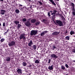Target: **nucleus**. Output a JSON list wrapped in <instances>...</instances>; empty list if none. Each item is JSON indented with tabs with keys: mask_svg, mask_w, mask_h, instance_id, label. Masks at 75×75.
<instances>
[{
	"mask_svg": "<svg viewBox=\"0 0 75 75\" xmlns=\"http://www.w3.org/2000/svg\"><path fill=\"white\" fill-rule=\"evenodd\" d=\"M25 34L24 33L21 34L19 38L20 40H21L23 39V40L24 41V40H26V38L25 37Z\"/></svg>",
	"mask_w": 75,
	"mask_h": 75,
	"instance_id": "1",
	"label": "nucleus"
},
{
	"mask_svg": "<svg viewBox=\"0 0 75 75\" xmlns=\"http://www.w3.org/2000/svg\"><path fill=\"white\" fill-rule=\"evenodd\" d=\"M38 33V30H33L31 31L30 34L31 36L35 35H37Z\"/></svg>",
	"mask_w": 75,
	"mask_h": 75,
	"instance_id": "2",
	"label": "nucleus"
},
{
	"mask_svg": "<svg viewBox=\"0 0 75 75\" xmlns=\"http://www.w3.org/2000/svg\"><path fill=\"white\" fill-rule=\"evenodd\" d=\"M56 22L57 24H58V25H59V26L60 27L63 26V23H62V22L60 20H57Z\"/></svg>",
	"mask_w": 75,
	"mask_h": 75,
	"instance_id": "3",
	"label": "nucleus"
},
{
	"mask_svg": "<svg viewBox=\"0 0 75 75\" xmlns=\"http://www.w3.org/2000/svg\"><path fill=\"white\" fill-rule=\"evenodd\" d=\"M15 44L16 42H15V41H12L9 42L8 45L9 46V47H12V46L15 45Z\"/></svg>",
	"mask_w": 75,
	"mask_h": 75,
	"instance_id": "4",
	"label": "nucleus"
},
{
	"mask_svg": "<svg viewBox=\"0 0 75 75\" xmlns=\"http://www.w3.org/2000/svg\"><path fill=\"white\" fill-rule=\"evenodd\" d=\"M19 7H20L21 10H24V9H25V10H27V8L26 7L20 4H19Z\"/></svg>",
	"mask_w": 75,
	"mask_h": 75,
	"instance_id": "5",
	"label": "nucleus"
},
{
	"mask_svg": "<svg viewBox=\"0 0 75 75\" xmlns=\"http://www.w3.org/2000/svg\"><path fill=\"white\" fill-rule=\"evenodd\" d=\"M59 33H60L59 32H54L52 33V35H53V37H54V35L57 36V35H58Z\"/></svg>",
	"mask_w": 75,
	"mask_h": 75,
	"instance_id": "6",
	"label": "nucleus"
},
{
	"mask_svg": "<svg viewBox=\"0 0 75 75\" xmlns=\"http://www.w3.org/2000/svg\"><path fill=\"white\" fill-rule=\"evenodd\" d=\"M25 25L27 27H30L31 23H30V21H28L25 23Z\"/></svg>",
	"mask_w": 75,
	"mask_h": 75,
	"instance_id": "7",
	"label": "nucleus"
},
{
	"mask_svg": "<svg viewBox=\"0 0 75 75\" xmlns=\"http://www.w3.org/2000/svg\"><path fill=\"white\" fill-rule=\"evenodd\" d=\"M51 57L52 58H55V59L57 58L58 57L56 55V54H51Z\"/></svg>",
	"mask_w": 75,
	"mask_h": 75,
	"instance_id": "8",
	"label": "nucleus"
},
{
	"mask_svg": "<svg viewBox=\"0 0 75 75\" xmlns=\"http://www.w3.org/2000/svg\"><path fill=\"white\" fill-rule=\"evenodd\" d=\"M1 11V14H2V15H4V14H5V13L6 12V11H5V10H1L0 11Z\"/></svg>",
	"mask_w": 75,
	"mask_h": 75,
	"instance_id": "9",
	"label": "nucleus"
},
{
	"mask_svg": "<svg viewBox=\"0 0 75 75\" xmlns=\"http://www.w3.org/2000/svg\"><path fill=\"white\" fill-rule=\"evenodd\" d=\"M17 71L18 73V74H22V70L20 69H18L17 70Z\"/></svg>",
	"mask_w": 75,
	"mask_h": 75,
	"instance_id": "10",
	"label": "nucleus"
},
{
	"mask_svg": "<svg viewBox=\"0 0 75 75\" xmlns=\"http://www.w3.org/2000/svg\"><path fill=\"white\" fill-rule=\"evenodd\" d=\"M6 61H7V62H9V61H10V57H6Z\"/></svg>",
	"mask_w": 75,
	"mask_h": 75,
	"instance_id": "11",
	"label": "nucleus"
},
{
	"mask_svg": "<svg viewBox=\"0 0 75 75\" xmlns=\"http://www.w3.org/2000/svg\"><path fill=\"white\" fill-rule=\"evenodd\" d=\"M33 42L32 41V40H31L30 41V42L28 44V46L29 47H31V45H32V44H33Z\"/></svg>",
	"mask_w": 75,
	"mask_h": 75,
	"instance_id": "12",
	"label": "nucleus"
},
{
	"mask_svg": "<svg viewBox=\"0 0 75 75\" xmlns=\"http://www.w3.org/2000/svg\"><path fill=\"white\" fill-rule=\"evenodd\" d=\"M49 1L51 2V3H52L53 5H54V6H56V4L54 2L53 0H49Z\"/></svg>",
	"mask_w": 75,
	"mask_h": 75,
	"instance_id": "13",
	"label": "nucleus"
},
{
	"mask_svg": "<svg viewBox=\"0 0 75 75\" xmlns=\"http://www.w3.org/2000/svg\"><path fill=\"white\" fill-rule=\"evenodd\" d=\"M48 69L50 70H52L53 69V65H52L51 66H49Z\"/></svg>",
	"mask_w": 75,
	"mask_h": 75,
	"instance_id": "14",
	"label": "nucleus"
},
{
	"mask_svg": "<svg viewBox=\"0 0 75 75\" xmlns=\"http://www.w3.org/2000/svg\"><path fill=\"white\" fill-rule=\"evenodd\" d=\"M31 22L32 23H35L36 22V19H32L31 20Z\"/></svg>",
	"mask_w": 75,
	"mask_h": 75,
	"instance_id": "15",
	"label": "nucleus"
},
{
	"mask_svg": "<svg viewBox=\"0 0 75 75\" xmlns=\"http://www.w3.org/2000/svg\"><path fill=\"white\" fill-rule=\"evenodd\" d=\"M33 50H35L37 49V46H36V45H33Z\"/></svg>",
	"mask_w": 75,
	"mask_h": 75,
	"instance_id": "16",
	"label": "nucleus"
},
{
	"mask_svg": "<svg viewBox=\"0 0 75 75\" xmlns=\"http://www.w3.org/2000/svg\"><path fill=\"white\" fill-rule=\"evenodd\" d=\"M22 65L23 67H26L27 65V63L25 62H23L22 63Z\"/></svg>",
	"mask_w": 75,
	"mask_h": 75,
	"instance_id": "17",
	"label": "nucleus"
},
{
	"mask_svg": "<svg viewBox=\"0 0 75 75\" xmlns=\"http://www.w3.org/2000/svg\"><path fill=\"white\" fill-rule=\"evenodd\" d=\"M35 64H38L39 63H40V61H39V59L35 60Z\"/></svg>",
	"mask_w": 75,
	"mask_h": 75,
	"instance_id": "18",
	"label": "nucleus"
},
{
	"mask_svg": "<svg viewBox=\"0 0 75 75\" xmlns=\"http://www.w3.org/2000/svg\"><path fill=\"white\" fill-rule=\"evenodd\" d=\"M14 23L15 24H16V25H17V24H18L19 23H20V22L18 21H15L14 22Z\"/></svg>",
	"mask_w": 75,
	"mask_h": 75,
	"instance_id": "19",
	"label": "nucleus"
},
{
	"mask_svg": "<svg viewBox=\"0 0 75 75\" xmlns=\"http://www.w3.org/2000/svg\"><path fill=\"white\" fill-rule=\"evenodd\" d=\"M40 22H36L35 23V25H40Z\"/></svg>",
	"mask_w": 75,
	"mask_h": 75,
	"instance_id": "20",
	"label": "nucleus"
},
{
	"mask_svg": "<svg viewBox=\"0 0 75 75\" xmlns=\"http://www.w3.org/2000/svg\"><path fill=\"white\" fill-rule=\"evenodd\" d=\"M61 68L62 69H63V70H65L66 69H65V67L64 66H62Z\"/></svg>",
	"mask_w": 75,
	"mask_h": 75,
	"instance_id": "21",
	"label": "nucleus"
},
{
	"mask_svg": "<svg viewBox=\"0 0 75 75\" xmlns=\"http://www.w3.org/2000/svg\"><path fill=\"white\" fill-rule=\"evenodd\" d=\"M74 31L71 30V31L70 33V35H73V34H74Z\"/></svg>",
	"mask_w": 75,
	"mask_h": 75,
	"instance_id": "22",
	"label": "nucleus"
},
{
	"mask_svg": "<svg viewBox=\"0 0 75 75\" xmlns=\"http://www.w3.org/2000/svg\"><path fill=\"white\" fill-rule=\"evenodd\" d=\"M52 48H53V50H54V49H56V48H57V47H56V46H55V45H53L52 47Z\"/></svg>",
	"mask_w": 75,
	"mask_h": 75,
	"instance_id": "23",
	"label": "nucleus"
},
{
	"mask_svg": "<svg viewBox=\"0 0 75 75\" xmlns=\"http://www.w3.org/2000/svg\"><path fill=\"white\" fill-rule=\"evenodd\" d=\"M66 40H69V36H67L65 38Z\"/></svg>",
	"mask_w": 75,
	"mask_h": 75,
	"instance_id": "24",
	"label": "nucleus"
},
{
	"mask_svg": "<svg viewBox=\"0 0 75 75\" xmlns=\"http://www.w3.org/2000/svg\"><path fill=\"white\" fill-rule=\"evenodd\" d=\"M71 6H72V7H75V5L74 4V3H71Z\"/></svg>",
	"mask_w": 75,
	"mask_h": 75,
	"instance_id": "25",
	"label": "nucleus"
},
{
	"mask_svg": "<svg viewBox=\"0 0 75 75\" xmlns=\"http://www.w3.org/2000/svg\"><path fill=\"white\" fill-rule=\"evenodd\" d=\"M15 12L16 14H18V13H20V11L18 9H16L15 11Z\"/></svg>",
	"mask_w": 75,
	"mask_h": 75,
	"instance_id": "26",
	"label": "nucleus"
},
{
	"mask_svg": "<svg viewBox=\"0 0 75 75\" xmlns=\"http://www.w3.org/2000/svg\"><path fill=\"white\" fill-rule=\"evenodd\" d=\"M23 21L24 22H25V21H27V19L25 18H23L22 19Z\"/></svg>",
	"mask_w": 75,
	"mask_h": 75,
	"instance_id": "27",
	"label": "nucleus"
},
{
	"mask_svg": "<svg viewBox=\"0 0 75 75\" xmlns=\"http://www.w3.org/2000/svg\"><path fill=\"white\" fill-rule=\"evenodd\" d=\"M21 26V25L20 24H18V25L17 28L18 29H19L20 28H21L20 27Z\"/></svg>",
	"mask_w": 75,
	"mask_h": 75,
	"instance_id": "28",
	"label": "nucleus"
},
{
	"mask_svg": "<svg viewBox=\"0 0 75 75\" xmlns=\"http://www.w3.org/2000/svg\"><path fill=\"white\" fill-rule=\"evenodd\" d=\"M55 14H54L51 17V18H55Z\"/></svg>",
	"mask_w": 75,
	"mask_h": 75,
	"instance_id": "29",
	"label": "nucleus"
},
{
	"mask_svg": "<svg viewBox=\"0 0 75 75\" xmlns=\"http://www.w3.org/2000/svg\"><path fill=\"white\" fill-rule=\"evenodd\" d=\"M71 10L72 11H75V7H73L71 8Z\"/></svg>",
	"mask_w": 75,
	"mask_h": 75,
	"instance_id": "30",
	"label": "nucleus"
},
{
	"mask_svg": "<svg viewBox=\"0 0 75 75\" xmlns=\"http://www.w3.org/2000/svg\"><path fill=\"white\" fill-rule=\"evenodd\" d=\"M45 33H44V32H42V33H41L40 34V35L41 36H44V35Z\"/></svg>",
	"mask_w": 75,
	"mask_h": 75,
	"instance_id": "31",
	"label": "nucleus"
},
{
	"mask_svg": "<svg viewBox=\"0 0 75 75\" xmlns=\"http://www.w3.org/2000/svg\"><path fill=\"white\" fill-rule=\"evenodd\" d=\"M72 14L74 16H75V11H72Z\"/></svg>",
	"mask_w": 75,
	"mask_h": 75,
	"instance_id": "32",
	"label": "nucleus"
},
{
	"mask_svg": "<svg viewBox=\"0 0 75 75\" xmlns=\"http://www.w3.org/2000/svg\"><path fill=\"white\" fill-rule=\"evenodd\" d=\"M51 59H49L48 60V64H50V62H51Z\"/></svg>",
	"mask_w": 75,
	"mask_h": 75,
	"instance_id": "33",
	"label": "nucleus"
},
{
	"mask_svg": "<svg viewBox=\"0 0 75 75\" xmlns=\"http://www.w3.org/2000/svg\"><path fill=\"white\" fill-rule=\"evenodd\" d=\"M47 14L49 17H50V16H51V15H50V12H48Z\"/></svg>",
	"mask_w": 75,
	"mask_h": 75,
	"instance_id": "34",
	"label": "nucleus"
},
{
	"mask_svg": "<svg viewBox=\"0 0 75 75\" xmlns=\"http://www.w3.org/2000/svg\"><path fill=\"white\" fill-rule=\"evenodd\" d=\"M65 66L66 67V68H68L69 67V66H68V65L67 64H66Z\"/></svg>",
	"mask_w": 75,
	"mask_h": 75,
	"instance_id": "35",
	"label": "nucleus"
},
{
	"mask_svg": "<svg viewBox=\"0 0 75 75\" xmlns=\"http://www.w3.org/2000/svg\"><path fill=\"white\" fill-rule=\"evenodd\" d=\"M4 41V39H3V38H2L1 40V42H3V41Z\"/></svg>",
	"mask_w": 75,
	"mask_h": 75,
	"instance_id": "36",
	"label": "nucleus"
},
{
	"mask_svg": "<svg viewBox=\"0 0 75 75\" xmlns=\"http://www.w3.org/2000/svg\"><path fill=\"white\" fill-rule=\"evenodd\" d=\"M53 13H55V14H56V13H57V11L56 10H53Z\"/></svg>",
	"mask_w": 75,
	"mask_h": 75,
	"instance_id": "37",
	"label": "nucleus"
},
{
	"mask_svg": "<svg viewBox=\"0 0 75 75\" xmlns=\"http://www.w3.org/2000/svg\"><path fill=\"white\" fill-rule=\"evenodd\" d=\"M38 3H39L40 5H42V2H40V1H38Z\"/></svg>",
	"mask_w": 75,
	"mask_h": 75,
	"instance_id": "38",
	"label": "nucleus"
},
{
	"mask_svg": "<svg viewBox=\"0 0 75 75\" xmlns=\"http://www.w3.org/2000/svg\"><path fill=\"white\" fill-rule=\"evenodd\" d=\"M3 27H5L6 26V23H3Z\"/></svg>",
	"mask_w": 75,
	"mask_h": 75,
	"instance_id": "39",
	"label": "nucleus"
},
{
	"mask_svg": "<svg viewBox=\"0 0 75 75\" xmlns=\"http://www.w3.org/2000/svg\"><path fill=\"white\" fill-rule=\"evenodd\" d=\"M55 13L54 12H53L52 13H51V15H54V14Z\"/></svg>",
	"mask_w": 75,
	"mask_h": 75,
	"instance_id": "40",
	"label": "nucleus"
},
{
	"mask_svg": "<svg viewBox=\"0 0 75 75\" xmlns=\"http://www.w3.org/2000/svg\"><path fill=\"white\" fill-rule=\"evenodd\" d=\"M6 34H7V32H5L4 33V35H6Z\"/></svg>",
	"mask_w": 75,
	"mask_h": 75,
	"instance_id": "41",
	"label": "nucleus"
},
{
	"mask_svg": "<svg viewBox=\"0 0 75 75\" xmlns=\"http://www.w3.org/2000/svg\"><path fill=\"white\" fill-rule=\"evenodd\" d=\"M42 21H43V22H44L45 21V19H42Z\"/></svg>",
	"mask_w": 75,
	"mask_h": 75,
	"instance_id": "42",
	"label": "nucleus"
},
{
	"mask_svg": "<svg viewBox=\"0 0 75 75\" xmlns=\"http://www.w3.org/2000/svg\"><path fill=\"white\" fill-rule=\"evenodd\" d=\"M27 1H29V2H31V0H27Z\"/></svg>",
	"mask_w": 75,
	"mask_h": 75,
	"instance_id": "43",
	"label": "nucleus"
},
{
	"mask_svg": "<svg viewBox=\"0 0 75 75\" xmlns=\"http://www.w3.org/2000/svg\"><path fill=\"white\" fill-rule=\"evenodd\" d=\"M44 32L45 33H47L48 32V31H44Z\"/></svg>",
	"mask_w": 75,
	"mask_h": 75,
	"instance_id": "44",
	"label": "nucleus"
},
{
	"mask_svg": "<svg viewBox=\"0 0 75 75\" xmlns=\"http://www.w3.org/2000/svg\"><path fill=\"white\" fill-rule=\"evenodd\" d=\"M63 20H64V21H65V18H63Z\"/></svg>",
	"mask_w": 75,
	"mask_h": 75,
	"instance_id": "45",
	"label": "nucleus"
},
{
	"mask_svg": "<svg viewBox=\"0 0 75 75\" xmlns=\"http://www.w3.org/2000/svg\"><path fill=\"white\" fill-rule=\"evenodd\" d=\"M4 30H6L7 29L6 28V27H5L4 28Z\"/></svg>",
	"mask_w": 75,
	"mask_h": 75,
	"instance_id": "46",
	"label": "nucleus"
},
{
	"mask_svg": "<svg viewBox=\"0 0 75 75\" xmlns=\"http://www.w3.org/2000/svg\"><path fill=\"white\" fill-rule=\"evenodd\" d=\"M30 8L32 9V6H30Z\"/></svg>",
	"mask_w": 75,
	"mask_h": 75,
	"instance_id": "47",
	"label": "nucleus"
},
{
	"mask_svg": "<svg viewBox=\"0 0 75 75\" xmlns=\"http://www.w3.org/2000/svg\"><path fill=\"white\" fill-rule=\"evenodd\" d=\"M50 11V13H52V12H53V11H51V10Z\"/></svg>",
	"mask_w": 75,
	"mask_h": 75,
	"instance_id": "48",
	"label": "nucleus"
},
{
	"mask_svg": "<svg viewBox=\"0 0 75 75\" xmlns=\"http://www.w3.org/2000/svg\"><path fill=\"white\" fill-rule=\"evenodd\" d=\"M9 29H8L7 30V31H6V32H7H7H8V31H9Z\"/></svg>",
	"mask_w": 75,
	"mask_h": 75,
	"instance_id": "49",
	"label": "nucleus"
},
{
	"mask_svg": "<svg viewBox=\"0 0 75 75\" xmlns=\"http://www.w3.org/2000/svg\"><path fill=\"white\" fill-rule=\"evenodd\" d=\"M68 32V30H67L66 31V34H67V33Z\"/></svg>",
	"mask_w": 75,
	"mask_h": 75,
	"instance_id": "50",
	"label": "nucleus"
},
{
	"mask_svg": "<svg viewBox=\"0 0 75 75\" xmlns=\"http://www.w3.org/2000/svg\"><path fill=\"white\" fill-rule=\"evenodd\" d=\"M3 0H0V1H2L3 2Z\"/></svg>",
	"mask_w": 75,
	"mask_h": 75,
	"instance_id": "51",
	"label": "nucleus"
},
{
	"mask_svg": "<svg viewBox=\"0 0 75 75\" xmlns=\"http://www.w3.org/2000/svg\"><path fill=\"white\" fill-rule=\"evenodd\" d=\"M31 73H29V74H28V75H31Z\"/></svg>",
	"mask_w": 75,
	"mask_h": 75,
	"instance_id": "52",
	"label": "nucleus"
},
{
	"mask_svg": "<svg viewBox=\"0 0 75 75\" xmlns=\"http://www.w3.org/2000/svg\"><path fill=\"white\" fill-rule=\"evenodd\" d=\"M62 17L63 18H64V16H62Z\"/></svg>",
	"mask_w": 75,
	"mask_h": 75,
	"instance_id": "53",
	"label": "nucleus"
},
{
	"mask_svg": "<svg viewBox=\"0 0 75 75\" xmlns=\"http://www.w3.org/2000/svg\"><path fill=\"white\" fill-rule=\"evenodd\" d=\"M4 2L5 3H7V2L6 1H4Z\"/></svg>",
	"mask_w": 75,
	"mask_h": 75,
	"instance_id": "54",
	"label": "nucleus"
},
{
	"mask_svg": "<svg viewBox=\"0 0 75 75\" xmlns=\"http://www.w3.org/2000/svg\"><path fill=\"white\" fill-rule=\"evenodd\" d=\"M1 18H0V21H1Z\"/></svg>",
	"mask_w": 75,
	"mask_h": 75,
	"instance_id": "55",
	"label": "nucleus"
},
{
	"mask_svg": "<svg viewBox=\"0 0 75 75\" xmlns=\"http://www.w3.org/2000/svg\"><path fill=\"white\" fill-rule=\"evenodd\" d=\"M73 61L74 62H75V60H73Z\"/></svg>",
	"mask_w": 75,
	"mask_h": 75,
	"instance_id": "56",
	"label": "nucleus"
},
{
	"mask_svg": "<svg viewBox=\"0 0 75 75\" xmlns=\"http://www.w3.org/2000/svg\"><path fill=\"white\" fill-rule=\"evenodd\" d=\"M1 23H0V26H1Z\"/></svg>",
	"mask_w": 75,
	"mask_h": 75,
	"instance_id": "57",
	"label": "nucleus"
},
{
	"mask_svg": "<svg viewBox=\"0 0 75 75\" xmlns=\"http://www.w3.org/2000/svg\"><path fill=\"white\" fill-rule=\"evenodd\" d=\"M7 15L6 14L5 15V16H7Z\"/></svg>",
	"mask_w": 75,
	"mask_h": 75,
	"instance_id": "58",
	"label": "nucleus"
},
{
	"mask_svg": "<svg viewBox=\"0 0 75 75\" xmlns=\"http://www.w3.org/2000/svg\"><path fill=\"white\" fill-rule=\"evenodd\" d=\"M1 38V36H0V39Z\"/></svg>",
	"mask_w": 75,
	"mask_h": 75,
	"instance_id": "59",
	"label": "nucleus"
},
{
	"mask_svg": "<svg viewBox=\"0 0 75 75\" xmlns=\"http://www.w3.org/2000/svg\"><path fill=\"white\" fill-rule=\"evenodd\" d=\"M65 75H68V74H66Z\"/></svg>",
	"mask_w": 75,
	"mask_h": 75,
	"instance_id": "60",
	"label": "nucleus"
},
{
	"mask_svg": "<svg viewBox=\"0 0 75 75\" xmlns=\"http://www.w3.org/2000/svg\"><path fill=\"white\" fill-rule=\"evenodd\" d=\"M57 1H59V0H57Z\"/></svg>",
	"mask_w": 75,
	"mask_h": 75,
	"instance_id": "61",
	"label": "nucleus"
},
{
	"mask_svg": "<svg viewBox=\"0 0 75 75\" xmlns=\"http://www.w3.org/2000/svg\"><path fill=\"white\" fill-rule=\"evenodd\" d=\"M43 74H44V73H43Z\"/></svg>",
	"mask_w": 75,
	"mask_h": 75,
	"instance_id": "62",
	"label": "nucleus"
},
{
	"mask_svg": "<svg viewBox=\"0 0 75 75\" xmlns=\"http://www.w3.org/2000/svg\"><path fill=\"white\" fill-rule=\"evenodd\" d=\"M47 62V61H46Z\"/></svg>",
	"mask_w": 75,
	"mask_h": 75,
	"instance_id": "63",
	"label": "nucleus"
},
{
	"mask_svg": "<svg viewBox=\"0 0 75 75\" xmlns=\"http://www.w3.org/2000/svg\"><path fill=\"white\" fill-rule=\"evenodd\" d=\"M27 75H29L28 74H27Z\"/></svg>",
	"mask_w": 75,
	"mask_h": 75,
	"instance_id": "64",
	"label": "nucleus"
}]
</instances>
